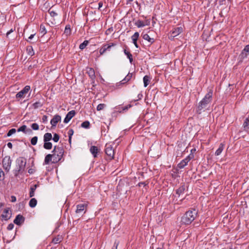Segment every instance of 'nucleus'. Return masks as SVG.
<instances>
[{"mask_svg":"<svg viewBox=\"0 0 249 249\" xmlns=\"http://www.w3.org/2000/svg\"><path fill=\"white\" fill-rule=\"evenodd\" d=\"M197 216L198 211L195 209L191 208L181 217V224L185 225H190Z\"/></svg>","mask_w":249,"mask_h":249,"instance_id":"obj_1","label":"nucleus"},{"mask_svg":"<svg viewBox=\"0 0 249 249\" xmlns=\"http://www.w3.org/2000/svg\"><path fill=\"white\" fill-rule=\"evenodd\" d=\"M213 91L210 89L204 98L199 102L197 107V113L200 114L203 109L206 108L208 105L212 102Z\"/></svg>","mask_w":249,"mask_h":249,"instance_id":"obj_2","label":"nucleus"},{"mask_svg":"<svg viewBox=\"0 0 249 249\" xmlns=\"http://www.w3.org/2000/svg\"><path fill=\"white\" fill-rule=\"evenodd\" d=\"M64 149L61 147L54 146L53 150L52 151V155L53 157V163H57L59 161L64 154Z\"/></svg>","mask_w":249,"mask_h":249,"instance_id":"obj_3","label":"nucleus"},{"mask_svg":"<svg viewBox=\"0 0 249 249\" xmlns=\"http://www.w3.org/2000/svg\"><path fill=\"white\" fill-rule=\"evenodd\" d=\"M26 164V159L23 157H19L16 160V168L15 170V175L22 173L25 168Z\"/></svg>","mask_w":249,"mask_h":249,"instance_id":"obj_4","label":"nucleus"},{"mask_svg":"<svg viewBox=\"0 0 249 249\" xmlns=\"http://www.w3.org/2000/svg\"><path fill=\"white\" fill-rule=\"evenodd\" d=\"M12 164V160L10 156H5L2 160V165L4 169L8 172Z\"/></svg>","mask_w":249,"mask_h":249,"instance_id":"obj_5","label":"nucleus"},{"mask_svg":"<svg viewBox=\"0 0 249 249\" xmlns=\"http://www.w3.org/2000/svg\"><path fill=\"white\" fill-rule=\"evenodd\" d=\"M105 153L110 160L114 158V150L112 146L110 144H106L105 146Z\"/></svg>","mask_w":249,"mask_h":249,"instance_id":"obj_6","label":"nucleus"},{"mask_svg":"<svg viewBox=\"0 0 249 249\" xmlns=\"http://www.w3.org/2000/svg\"><path fill=\"white\" fill-rule=\"evenodd\" d=\"M194 158V155L193 154H190L185 159L182 160L178 165L179 168L182 169L184 168L188 163V162L192 159Z\"/></svg>","mask_w":249,"mask_h":249,"instance_id":"obj_7","label":"nucleus"},{"mask_svg":"<svg viewBox=\"0 0 249 249\" xmlns=\"http://www.w3.org/2000/svg\"><path fill=\"white\" fill-rule=\"evenodd\" d=\"M30 89L31 88L30 86H26L21 90L17 93L16 97L17 98H24L25 95L27 94Z\"/></svg>","mask_w":249,"mask_h":249,"instance_id":"obj_8","label":"nucleus"},{"mask_svg":"<svg viewBox=\"0 0 249 249\" xmlns=\"http://www.w3.org/2000/svg\"><path fill=\"white\" fill-rule=\"evenodd\" d=\"M75 114L76 112L74 110L69 111L66 115L64 120V123L65 124L68 123L70 120L75 116Z\"/></svg>","mask_w":249,"mask_h":249,"instance_id":"obj_9","label":"nucleus"},{"mask_svg":"<svg viewBox=\"0 0 249 249\" xmlns=\"http://www.w3.org/2000/svg\"><path fill=\"white\" fill-rule=\"evenodd\" d=\"M11 216V213L9 208L5 209L1 215L2 219L4 220H8Z\"/></svg>","mask_w":249,"mask_h":249,"instance_id":"obj_10","label":"nucleus"},{"mask_svg":"<svg viewBox=\"0 0 249 249\" xmlns=\"http://www.w3.org/2000/svg\"><path fill=\"white\" fill-rule=\"evenodd\" d=\"M87 207V205L86 204H78L76 206V210L75 211V213L77 214H80L82 213H85V209Z\"/></svg>","mask_w":249,"mask_h":249,"instance_id":"obj_11","label":"nucleus"},{"mask_svg":"<svg viewBox=\"0 0 249 249\" xmlns=\"http://www.w3.org/2000/svg\"><path fill=\"white\" fill-rule=\"evenodd\" d=\"M249 53V45H247L240 54L241 59H244L247 57Z\"/></svg>","mask_w":249,"mask_h":249,"instance_id":"obj_12","label":"nucleus"},{"mask_svg":"<svg viewBox=\"0 0 249 249\" xmlns=\"http://www.w3.org/2000/svg\"><path fill=\"white\" fill-rule=\"evenodd\" d=\"M25 220L24 217L21 214H18L16 216L14 220V223L18 225H20Z\"/></svg>","mask_w":249,"mask_h":249,"instance_id":"obj_13","label":"nucleus"},{"mask_svg":"<svg viewBox=\"0 0 249 249\" xmlns=\"http://www.w3.org/2000/svg\"><path fill=\"white\" fill-rule=\"evenodd\" d=\"M183 31L182 27H177L174 29L172 31L171 37L174 38V37L179 35Z\"/></svg>","mask_w":249,"mask_h":249,"instance_id":"obj_14","label":"nucleus"},{"mask_svg":"<svg viewBox=\"0 0 249 249\" xmlns=\"http://www.w3.org/2000/svg\"><path fill=\"white\" fill-rule=\"evenodd\" d=\"M61 116L59 115H55L51 120V124L53 127L56 126L57 124L61 120Z\"/></svg>","mask_w":249,"mask_h":249,"instance_id":"obj_15","label":"nucleus"},{"mask_svg":"<svg viewBox=\"0 0 249 249\" xmlns=\"http://www.w3.org/2000/svg\"><path fill=\"white\" fill-rule=\"evenodd\" d=\"M185 190V185H182L176 190V193L178 195V197H179L181 195H183L184 193Z\"/></svg>","mask_w":249,"mask_h":249,"instance_id":"obj_16","label":"nucleus"},{"mask_svg":"<svg viewBox=\"0 0 249 249\" xmlns=\"http://www.w3.org/2000/svg\"><path fill=\"white\" fill-rule=\"evenodd\" d=\"M90 152L93 155L94 158H96L97 156V154L99 152L98 147L96 146H91L90 148Z\"/></svg>","mask_w":249,"mask_h":249,"instance_id":"obj_17","label":"nucleus"},{"mask_svg":"<svg viewBox=\"0 0 249 249\" xmlns=\"http://www.w3.org/2000/svg\"><path fill=\"white\" fill-rule=\"evenodd\" d=\"M53 160V157L52 154H49L46 156L44 159V161L43 163L44 165H47L49 164L50 161H52V160Z\"/></svg>","mask_w":249,"mask_h":249,"instance_id":"obj_18","label":"nucleus"},{"mask_svg":"<svg viewBox=\"0 0 249 249\" xmlns=\"http://www.w3.org/2000/svg\"><path fill=\"white\" fill-rule=\"evenodd\" d=\"M243 127L244 130L246 131L249 129V116L245 120L243 124Z\"/></svg>","mask_w":249,"mask_h":249,"instance_id":"obj_19","label":"nucleus"},{"mask_svg":"<svg viewBox=\"0 0 249 249\" xmlns=\"http://www.w3.org/2000/svg\"><path fill=\"white\" fill-rule=\"evenodd\" d=\"M142 38L148 41L150 44L154 43L155 41L154 39L153 38H151L147 34H145L142 35Z\"/></svg>","mask_w":249,"mask_h":249,"instance_id":"obj_20","label":"nucleus"},{"mask_svg":"<svg viewBox=\"0 0 249 249\" xmlns=\"http://www.w3.org/2000/svg\"><path fill=\"white\" fill-rule=\"evenodd\" d=\"M43 103L38 101L33 104L32 106L33 108L36 109L41 107L43 106Z\"/></svg>","mask_w":249,"mask_h":249,"instance_id":"obj_21","label":"nucleus"},{"mask_svg":"<svg viewBox=\"0 0 249 249\" xmlns=\"http://www.w3.org/2000/svg\"><path fill=\"white\" fill-rule=\"evenodd\" d=\"M135 25L138 27V28H142L145 25H148V23H144L143 21L141 20H138L136 21L135 23Z\"/></svg>","mask_w":249,"mask_h":249,"instance_id":"obj_22","label":"nucleus"},{"mask_svg":"<svg viewBox=\"0 0 249 249\" xmlns=\"http://www.w3.org/2000/svg\"><path fill=\"white\" fill-rule=\"evenodd\" d=\"M87 73H88L89 76L90 77L91 79H94L95 75V72L93 69L89 68L88 69Z\"/></svg>","mask_w":249,"mask_h":249,"instance_id":"obj_23","label":"nucleus"},{"mask_svg":"<svg viewBox=\"0 0 249 249\" xmlns=\"http://www.w3.org/2000/svg\"><path fill=\"white\" fill-rule=\"evenodd\" d=\"M38 186V184H35L33 186H32L30 188V191L29 193V196L30 197H32L35 195V191L37 188V187Z\"/></svg>","mask_w":249,"mask_h":249,"instance_id":"obj_24","label":"nucleus"},{"mask_svg":"<svg viewBox=\"0 0 249 249\" xmlns=\"http://www.w3.org/2000/svg\"><path fill=\"white\" fill-rule=\"evenodd\" d=\"M52 139V135L50 133H46L44 135L43 141L44 142H49Z\"/></svg>","mask_w":249,"mask_h":249,"instance_id":"obj_25","label":"nucleus"},{"mask_svg":"<svg viewBox=\"0 0 249 249\" xmlns=\"http://www.w3.org/2000/svg\"><path fill=\"white\" fill-rule=\"evenodd\" d=\"M63 239V237L61 235H57L56 237H54L53 240L52 242L54 244H57L59 243L62 241Z\"/></svg>","mask_w":249,"mask_h":249,"instance_id":"obj_26","label":"nucleus"},{"mask_svg":"<svg viewBox=\"0 0 249 249\" xmlns=\"http://www.w3.org/2000/svg\"><path fill=\"white\" fill-rule=\"evenodd\" d=\"M224 145L223 143H220L219 147L216 150V151L215 152V155L216 156H219L221 154L222 151L224 149Z\"/></svg>","mask_w":249,"mask_h":249,"instance_id":"obj_27","label":"nucleus"},{"mask_svg":"<svg viewBox=\"0 0 249 249\" xmlns=\"http://www.w3.org/2000/svg\"><path fill=\"white\" fill-rule=\"evenodd\" d=\"M37 204V200L35 198H32L29 201V205L31 208H34Z\"/></svg>","mask_w":249,"mask_h":249,"instance_id":"obj_28","label":"nucleus"},{"mask_svg":"<svg viewBox=\"0 0 249 249\" xmlns=\"http://www.w3.org/2000/svg\"><path fill=\"white\" fill-rule=\"evenodd\" d=\"M53 145L52 143L51 142H44L43 147L47 150L51 149L52 148Z\"/></svg>","mask_w":249,"mask_h":249,"instance_id":"obj_29","label":"nucleus"},{"mask_svg":"<svg viewBox=\"0 0 249 249\" xmlns=\"http://www.w3.org/2000/svg\"><path fill=\"white\" fill-rule=\"evenodd\" d=\"M124 54L127 56V58L129 59L130 62L131 63L133 61L132 55L129 52L127 51L126 50H124Z\"/></svg>","mask_w":249,"mask_h":249,"instance_id":"obj_30","label":"nucleus"},{"mask_svg":"<svg viewBox=\"0 0 249 249\" xmlns=\"http://www.w3.org/2000/svg\"><path fill=\"white\" fill-rule=\"evenodd\" d=\"M115 45V44L111 43L108 44H104L103 46L104 47V48L105 49H106V51H110L111 47L113 46H114Z\"/></svg>","mask_w":249,"mask_h":249,"instance_id":"obj_31","label":"nucleus"},{"mask_svg":"<svg viewBox=\"0 0 249 249\" xmlns=\"http://www.w3.org/2000/svg\"><path fill=\"white\" fill-rule=\"evenodd\" d=\"M132 73H128L126 76L123 79V81L125 83L128 82L132 77Z\"/></svg>","mask_w":249,"mask_h":249,"instance_id":"obj_32","label":"nucleus"},{"mask_svg":"<svg viewBox=\"0 0 249 249\" xmlns=\"http://www.w3.org/2000/svg\"><path fill=\"white\" fill-rule=\"evenodd\" d=\"M39 32L42 35V36H44L47 33V30L46 29V28L45 26L43 24H41L40 26V29H39Z\"/></svg>","mask_w":249,"mask_h":249,"instance_id":"obj_33","label":"nucleus"},{"mask_svg":"<svg viewBox=\"0 0 249 249\" xmlns=\"http://www.w3.org/2000/svg\"><path fill=\"white\" fill-rule=\"evenodd\" d=\"M144 87H146L149 84V77L147 75H145L143 78Z\"/></svg>","mask_w":249,"mask_h":249,"instance_id":"obj_34","label":"nucleus"},{"mask_svg":"<svg viewBox=\"0 0 249 249\" xmlns=\"http://www.w3.org/2000/svg\"><path fill=\"white\" fill-rule=\"evenodd\" d=\"M64 33L66 36H70L71 34V28L70 25H67L65 28Z\"/></svg>","mask_w":249,"mask_h":249,"instance_id":"obj_35","label":"nucleus"},{"mask_svg":"<svg viewBox=\"0 0 249 249\" xmlns=\"http://www.w3.org/2000/svg\"><path fill=\"white\" fill-rule=\"evenodd\" d=\"M139 37V33L138 32H135L133 35L131 36V39L133 42L137 41Z\"/></svg>","mask_w":249,"mask_h":249,"instance_id":"obj_36","label":"nucleus"},{"mask_svg":"<svg viewBox=\"0 0 249 249\" xmlns=\"http://www.w3.org/2000/svg\"><path fill=\"white\" fill-rule=\"evenodd\" d=\"M81 127L85 128H89L90 126V123L88 121H86L81 124Z\"/></svg>","mask_w":249,"mask_h":249,"instance_id":"obj_37","label":"nucleus"},{"mask_svg":"<svg viewBox=\"0 0 249 249\" xmlns=\"http://www.w3.org/2000/svg\"><path fill=\"white\" fill-rule=\"evenodd\" d=\"M88 44H89V41L88 40H85L83 43H82L79 45V48L81 50H83L84 49H85L86 47V46L88 45Z\"/></svg>","mask_w":249,"mask_h":249,"instance_id":"obj_38","label":"nucleus"},{"mask_svg":"<svg viewBox=\"0 0 249 249\" xmlns=\"http://www.w3.org/2000/svg\"><path fill=\"white\" fill-rule=\"evenodd\" d=\"M38 140V137L37 136H34L31 140V143L32 145H35L36 144Z\"/></svg>","mask_w":249,"mask_h":249,"instance_id":"obj_39","label":"nucleus"},{"mask_svg":"<svg viewBox=\"0 0 249 249\" xmlns=\"http://www.w3.org/2000/svg\"><path fill=\"white\" fill-rule=\"evenodd\" d=\"M27 51L28 52V53L29 55L31 56H33V55H34L35 53L33 49L31 46L28 47L27 49Z\"/></svg>","mask_w":249,"mask_h":249,"instance_id":"obj_40","label":"nucleus"},{"mask_svg":"<svg viewBox=\"0 0 249 249\" xmlns=\"http://www.w3.org/2000/svg\"><path fill=\"white\" fill-rule=\"evenodd\" d=\"M131 107H132V105L131 104H128L125 107H122V109L119 110V111L120 113L123 112L124 111H125L126 110H127L128 108H130Z\"/></svg>","mask_w":249,"mask_h":249,"instance_id":"obj_41","label":"nucleus"},{"mask_svg":"<svg viewBox=\"0 0 249 249\" xmlns=\"http://www.w3.org/2000/svg\"><path fill=\"white\" fill-rule=\"evenodd\" d=\"M31 128L34 130H38L39 129V125L37 123H33L31 124Z\"/></svg>","mask_w":249,"mask_h":249,"instance_id":"obj_42","label":"nucleus"},{"mask_svg":"<svg viewBox=\"0 0 249 249\" xmlns=\"http://www.w3.org/2000/svg\"><path fill=\"white\" fill-rule=\"evenodd\" d=\"M59 138H60V137H59V135L56 133H54L53 134V137H52L53 140L55 142H57L59 141Z\"/></svg>","mask_w":249,"mask_h":249,"instance_id":"obj_43","label":"nucleus"},{"mask_svg":"<svg viewBox=\"0 0 249 249\" xmlns=\"http://www.w3.org/2000/svg\"><path fill=\"white\" fill-rule=\"evenodd\" d=\"M16 132V130L15 128H12L10 130H9V131L8 132V133L7 134V137H10L12 135H13L14 133H15Z\"/></svg>","mask_w":249,"mask_h":249,"instance_id":"obj_44","label":"nucleus"},{"mask_svg":"<svg viewBox=\"0 0 249 249\" xmlns=\"http://www.w3.org/2000/svg\"><path fill=\"white\" fill-rule=\"evenodd\" d=\"M26 127V125H23L21 126L19 128H18L17 131L18 132H22L24 133L25 132Z\"/></svg>","mask_w":249,"mask_h":249,"instance_id":"obj_45","label":"nucleus"},{"mask_svg":"<svg viewBox=\"0 0 249 249\" xmlns=\"http://www.w3.org/2000/svg\"><path fill=\"white\" fill-rule=\"evenodd\" d=\"M125 83L123 81H121L120 82L117 83L115 85V87L116 88H121L123 85H124Z\"/></svg>","mask_w":249,"mask_h":249,"instance_id":"obj_46","label":"nucleus"},{"mask_svg":"<svg viewBox=\"0 0 249 249\" xmlns=\"http://www.w3.org/2000/svg\"><path fill=\"white\" fill-rule=\"evenodd\" d=\"M106 107V105L104 104H100L97 107V110L98 111H100L104 108Z\"/></svg>","mask_w":249,"mask_h":249,"instance_id":"obj_47","label":"nucleus"},{"mask_svg":"<svg viewBox=\"0 0 249 249\" xmlns=\"http://www.w3.org/2000/svg\"><path fill=\"white\" fill-rule=\"evenodd\" d=\"M48 13L52 17H55L57 16V14L55 12L51 10V9L48 10Z\"/></svg>","mask_w":249,"mask_h":249,"instance_id":"obj_48","label":"nucleus"},{"mask_svg":"<svg viewBox=\"0 0 249 249\" xmlns=\"http://www.w3.org/2000/svg\"><path fill=\"white\" fill-rule=\"evenodd\" d=\"M113 31V28L112 27L109 28L108 29H107L106 31V34L107 35H109Z\"/></svg>","mask_w":249,"mask_h":249,"instance_id":"obj_49","label":"nucleus"},{"mask_svg":"<svg viewBox=\"0 0 249 249\" xmlns=\"http://www.w3.org/2000/svg\"><path fill=\"white\" fill-rule=\"evenodd\" d=\"M14 227V225L12 223H10L8 225V226L7 227V229L9 231H11L13 229Z\"/></svg>","mask_w":249,"mask_h":249,"instance_id":"obj_50","label":"nucleus"},{"mask_svg":"<svg viewBox=\"0 0 249 249\" xmlns=\"http://www.w3.org/2000/svg\"><path fill=\"white\" fill-rule=\"evenodd\" d=\"M106 49L103 46L102 47L99 51L101 55L103 54L106 52Z\"/></svg>","mask_w":249,"mask_h":249,"instance_id":"obj_51","label":"nucleus"},{"mask_svg":"<svg viewBox=\"0 0 249 249\" xmlns=\"http://www.w3.org/2000/svg\"><path fill=\"white\" fill-rule=\"evenodd\" d=\"M42 122L46 123L48 122V116L47 115H44L42 118Z\"/></svg>","mask_w":249,"mask_h":249,"instance_id":"obj_52","label":"nucleus"},{"mask_svg":"<svg viewBox=\"0 0 249 249\" xmlns=\"http://www.w3.org/2000/svg\"><path fill=\"white\" fill-rule=\"evenodd\" d=\"M25 134H31L33 133L32 130L30 128H26Z\"/></svg>","mask_w":249,"mask_h":249,"instance_id":"obj_53","label":"nucleus"},{"mask_svg":"<svg viewBox=\"0 0 249 249\" xmlns=\"http://www.w3.org/2000/svg\"><path fill=\"white\" fill-rule=\"evenodd\" d=\"M74 133V131L72 129H70L68 131V134L69 135V137H72Z\"/></svg>","mask_w":249,"mask_h":249,"instance_id":"obj_54","label":"nucleus"},{"mask_svg":"<svg viewBox=\"0 0 249 249\" xmlns=\"http://www.w3.org/2000/svg\"><path fill=\"white\" fill-rule=\"evenodd\" d=\"M147 185L148 183H146L145 182H141L138 184L137 186L139 187L141 186L142 185H143V186H146Z\"/></svg>","mask_w":249,"mask_h":249,"instance_id":"obj_55","label":"nucleus"},{"mask_svg":"<svg viewBox=\"0 0 249 249\" xmlns=\"http://www.w3.org/2000/svg\"><path fill=\"white\" fill-rule=\"evenodd\" d=\"M16 200H17V198H16V197L15 196H11V202H15L16 201Z\"/></svg>","mask_w":249,"mask_h":249,"instance_id":"obj_56","label":"nucleus"},{"mask_svg":"<svg viewBox=\"0 0 249 249\" xmlns=\"http://www.w3.org/2000/svg\"><path fill=\"white\" fill-rule=\"evenodd\" d=\"M35 35V34H32L30 36L28 37V39H27L26 40L28 41V42H30V40H31L33 38V37H34Z\"/></svg>","mask_w":249,"mask_h":249,"instance_id":"obj_57","label":"nucleus"},{"mask_svg":"<svg viewBox=\"0 0 249 249\" xmlns=\"http://www.w3.org/2000/svg\"><path fill=\"white\" fill-rule=\"evenodd\" d=\"M142 96H143V95H142V94H141V93L138 94V99H136V100H135L134 101H138V100L141 99L142 98Z\"/></svg>","mask_w":249,"mask_h":249,"instance_id":"obj_58","label":"nucleus"},{"mask_svg":"<svg viewBox=\"0 0 249 249\" xmlns=\"http://www.w3.org/2000/svg\"><path fill=\"white\" fill-rule=\"evenodd\" d=\"M103 6V2L102 1H100L98 3V10L100 11H102L101 9V8Z\"/></svg>","mask_w":249,"mask_h":249,"instance_id":"obj_59","label":"nucleus"},{"mask_svg":"<svg viewBox=\"0 0 249 249\" xmlns=\"http://www.w3.org/2000/svg\"><path fill=\"white\" fill-rule=\"evenodd\" d=\"M7 145L8 147L10 148V149H12V147H13V144L10 142H8L7 144Z\"/></svg>","mask_w":249,"mask_h":249,"instance_id":"obj_60","label":"nucleus"},{"mask_svg":"<svg viewBox=\"0 0 249 249\" xmlns=\"http://www.w3.org/2000/svg\"><path fill=\"white\" fill-rule=\"evenodd\" d=\"M14 32V30L13 29H11L10 31H8L6 33V36L7 37H8V36L12 32Z\"/></svg>","mask_w":249,"mask_h":249,"instance_id":"obj_61","label":"nucleus"},{"mask_svg":"<svg viewBox=\"0 0 249 249\" xmlns=\"http://www.w3.org/2000/svg\"><path fill=\"white\" fill-rule=\"evenodd\" d=\"M35 171L34 169H29L28 170V173L30 174H32L34 173Z\"/></svg>","mask_w":249,"mask_h":249,"instance_id":"obj_62","label":"nucleus"},{"mask_svg":"<svg viewBox=\"0 0 249 249\" xmlns=\"http://www.w3.org/2000/svg\"><path fill=\"white\" fill-rule=\"evenodd\" d=\"M196 151V148H193L191 150V153L190 154H193L194 155V153H195Z\"/></svg>","mask_w":249,"mask_h":249,"instance_id":"obj_63","label":"nucleus"},{"mask_svg":"<svg viewBox=\"0 0 249 249\" xmlns=\"http://www.w3.org/2000/svg\"><path fill=\"white\" fill-rule=\"evenodd\" d=\"M133 43L134 44V45H135V46L136 47V48H139V46L137 44V41H135V42H133Z\"/></svg>","mask_w":249,"mask_h":249,"instance_id":"obj_64","label":"nucleus"}]
</instances>
